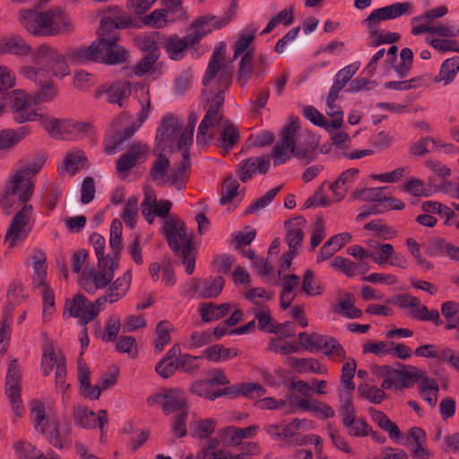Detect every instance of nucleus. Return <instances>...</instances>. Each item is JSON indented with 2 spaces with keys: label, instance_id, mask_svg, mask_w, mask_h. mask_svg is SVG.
I'll list each match as a JSON object with an SVG mask.
<instances>
[{
  "label": "nucleus",
  "instance_id": "nucleus-57",
  "mask_svg": "<svg viewBox=\"0 0 459 459\" xmlns=\"http://www.w3.org/2000/svg\"><path fill=\"white\" fill-rule=\"evenodd\" d=\"M96 77L84 70H77L74 74V86L82 91H86L96 84Z\"/></svg>",
  "mask_w": 459,
  "mask_h": 459
},
{
  "label": "nucleus",
  "instance_id": "nucleus-50",
  "mask_svg": "<svg viewBox=\"0 0 459 459\" xmlns=\"http://www.w3.org/2000/svg\"><path fill=\"white\" fill-rule=\"evenodd\" d=\"M172 325L167 321H160L156 327L155 351L161 352L164 347L170 342V330Z\"/></svg>",
  "mask_w": 459,
  "mask_h": 459
},
{
  "label": "nucleus",
  "instance_id": "nucleus-61",
  "mask_svg": "<svg viewBox=\"0 0 459 459\" xmlns=\"http://www.w3.org/2000/svg\"><path fill=\"white\" fill-rule=\"evenodd\" d=\"M69 426L60 428L55 422H51L50 428L48 429V432L45 435L51 445H53L55 447L62 448V436L69 435Z\"/></svg>",
  "mask_w": 459,
  "mask_h": 459
},
{
  "label": "nucleus",
  "instance_id": "nucleus-3",
  "mask_svg": "<svg viewBox=\"0 0 459 459\" xmlns=\"http://www.w3.org/2000/svg\"><path fill=\"white\" fill-rule=\"evenodd\" d=\"M31 58L39 67L25 65L21 67L20 72L24 77L42 86L33 96L35 104L50 101L56 96L57 90L49 81V75L63 78L70 74L65 57L56 48L40 45Z\"/></svg>",
  "mask_w": 459,
  "mask_h": 459
},
{
  "label": "nucleus",
  "instance_id": "nucleus-37",
  "mask_svg": "<svg viewBox=\"0 0 459 459\" xmlns=\"http://www.w3.org/2000/svg\"><path fill=\"white\" fill-rule=\"evenodd\" d=\"M192 46L189 39L188 34L181 39L178 36L169 38L164 44V48L168 54V56L172 60H180L185 56V51L188 46Z\"/></svg>",
  "mask_w": 459,
  "mask_h": 459
},
{
  "label": "nucleus",
  "instance_id": "nucleus-15",
  "mask_svg": "<svg viewBox=\"0 0 459 459\" xmlns=\"http://www.w3.org/2000/svg\"><path fill=\"white\" fill-rule=\"evenodd\" d=\"M21 370L17 359L11 361L5 378V394L16 416L21 417L24 407L21 399Z\"/></svg>",
  "mask_w": 459,
  "mask_h": 459
},
{
  "label": "nucleus",
  "instance_id": "nucleus-43",
  "mask_svg": "<svg viewBox=\"0 0 459 459\" xmlns=\"http://www.w3.org/2000/svg\"><path fill=\"white\" fill-rule=\"evenodd\" d=\"M420 393L421 397L431 406L437 402L438 385L434 378L424 377L420 382Z\"/></svg>",
  "mask_w": 459,
  "mask_h": 459
},
{
  "label": "nucleus",
  "instance_id": "nucleus-41",
  "mask_svg": "<svg viewBox=\"0 0 459 459\" xmlns=\"http://www.w3.org/2000/svg\"><path fill=\"white\" fill-rule=\"evenodd\" d=\"M32 263L34 269V279L38 282L39 287L46 285V269H47V256L46 254L35 248L32 253Z\"/></svg>",
  "mask_w": 459,
  "mask_h": 459
},
{
  "label": "nucleus",
  "instance_id": "nucleus-48",
  "mask_svg": "<svg viewBox=\"0 0 459 459\" xmlns=\"http://www.w3.org/2000/svg\"><path fill=\"white\" fill-rule=\"evenodd\" d=\"M122 229V221L118 219H114L110 225L109 246L117 262L121 251Z\"/></svg>",
  "mask_w": 459,
  "mask_h": 459
},
{
  "label": "nucleus",
  "instance_id": "nucleus-58",
  "mask_svg": "<svg viewBox=\"0 0 459 459\" xmlns=\"http://www.w3.org/2000/svg\"><path fill=\"white\" fill-rule=\"evenodd\" d=\"M281 186L270 189L265 195L255 201L246 211V214L257 213L268 206L281 190Z\"/></svg>",
  "mask_w": 459,
  "mask_h": 459
},
{
  "label": "nucleus",
  "instance_id": "nucleus-23",
  "mask_svg": "<svg viewBox=\"0 0 459 459\" xmlns=\"http://www.w3.org/2000/svg\"><path fill=\"white\" fill-rule=\"evenodd\" d=\"M270 168L269 157H250L239 162L237 175L241 182H247L255 174H265Z\"/></svg>",
  "mask_w": 459,
  "mask_h": 459
},
{
  "label": "nucleus",
  "instance_id": "nucleus-10",
  "mask_svg": "<svg viewBox=\"0 0 459 459\" xmlns=\"http://www.w3.org/2000/svg\"><path fill=\"white\" fill-rule=\"evenodd\" d=\"M299 128V120L296 117L282 130L281 139L276 143L271 153L275 167L288 162L292 157L307 160V162L314 160L313 152L308 149L296 148V135Z\"/></svg>",
  "mask_w": 459,
  "mask_h": 459
},
{
  "label": "nucleus",
  "instance_id": "nucleus-64",
  "mask_svg": "<svg viewBox=\"0 0 459 459\" xmlns=\"http://www.w3.org/2000/svg\"><path fill=\"white\" fill-rule=\"evenodd\" d=\"M202 357L192 356L185 353L178 359V369L185 373L191 374L200 368L199 361Z\"/></svg>",
  "mask_w": 459,
  "mask_h": 459
},
{
  "label": "nucleus",
  "instance_id": "nucleus-47",
  "mask_svg": "<svg viewBox=\"0 0 459 459\" xmlns=\"http://www.w3.org/2000/svg\"><path fill=\"white\" fill-rule=\"evenodd\" d=\"M317 290L318 289H300V291L298 292L297 289H282L280 297L281 306L283 309L288 308L292 300L298 296L307 297L320 295L321 291Z\"/></svg>",
  "mask_w": 459,
  "mask_h": 459
},
{
  "label": "nucleus",
  "instance_id": "nucleus-7",
  "mask_svg": "<svg viewBox=\"0 0 459 459\" xmlns=\"http://www.w3.org/2000/svg\"><path fill=\"white\" fill-rule=\"evenodd\" d=\"M46 162L45 154H38L18 169L11 172L4 189V197L17 196L18 200L26 204L34 193V176L39 173Z\"/></svg>",
  "mask_w": 459,
  "mask_h": 459
},
{
  "label": "nucleus",
  "instance_id": "nucleus-11",
  "mask_svg": "<svg viewBox=\"0 0 459 459\" xmlns=\"http://www.w3.org/2000/svg\"><path fill=\"white\" fill-rule=\"evenodd\" d=\"M33 206L25 204L13 215L11 223L4 236V242L9 247H14L22 243L30 235L32 230Z\"/></svg>",
  "mask_w": 459,
  "mask_h": 459
},
{
  "label": "nucleus",
  "instance_id": "nucleus-35",
  "mask_svg": "<svg viewBox=\"0 0 459 459\" xmlns=\"http://www.w3.org/2000/svg\"><path fill=\"white\" fill-rule=\"evenodd\" d=\"M257 31V27L255 24L249 25L247 29L243 30L233 45V60L237 59L240 55H245L247 51H254L250 48L252 42L255 39V35Z\"/></svg>",
  "mask_w": 459,
  "mask_h": 459
},
{
  "label": "nucleus",
  "instance_id": "nucleus-38",
  "mask_svg": "<svg viewBox=\"0 0 459 459\" xmlns=\"http://www.w3.org/2000/svg\"><path fill=\"white\" fill-rule=\"evenodd\" d=\"M257 429L256 425H251L243 429L230 426L223 429L222 436L229 437V444L230 446H237L241 444L244 438L254 437Z\"/></svg>",
  "mask_w": 459,
  "mask_h": 459
},
{
  "label": "nucleus",
  "instance_id": "nucleus-39",
  "mask_svg": "<svg viewBox=\"0 0 459 459\" xmlns=\"http://www.w3.org/2000/svg\"><path fill=\"white\" fill-rule=\"evenodd\" d=\"M181 127V121L172 115H167L161 121L157 131V139L160 141L171 140Z\"/></svg>",
  "mask_w": 459,
  "mask_h": 459
},
{
  "label": "nucleus",
  "instance_id": "nucleus-1",
  "mask_svg": "<svg viewBox=\"0 0 459 459\" xmlns=\"http://www.w3.org/2000/svg\"><path fill=\"white\" fill-rule=\"evenodd\" d=\"M225 53V43L220 42L212 54L203 79L204 85L207 86L217 78L219 90L211 93L209 101L212 104L198 126L196 142L198 145H206L214 140L216 146L228 154L238 142L239 132L230 121L223 120L220 110L224 102V92L232 78V67L223 63Z\"/></svg>",
  "mask_w": 459,
  "mask_h": 459
},
{
  "label": "nucleus",
  "instance_id": "nucleus-45",
  "mask_svg": "<svg viewBox=\"0 0 459 459\" xmlns=\"http://www.w3.org/2000/svg\"><path fill=\"white\" fill-rule=\"evenodd\" d=\"M290 366L299 371H311L316 374H325L326 368L315 359H290Z\"/></svg>",
  "mask_w": 459,
  "mask_h": 459
},
{
  "label": "nucleus",
  "instance_id": "nucleus-2",
  "mask_svg": "<svg viewBox=\"0 0 459 459\" xmlns=\"http://www.w3.org/2000/svg\"><path fill=\"white\" fill-rule=\"evenodd\" d=\"M132 20L126 15L103 17L99 39L90 46L72 51L70 58L78 63L91 61L105 65H119L126 60V49L117 44L120 29L130 27Z\"/></svg>",
  "mask_w": 459,
  "mask_h": 459
},
{
  "label": "nucleus",
  "instance_id": "nucleus-62",
  "mask_svg": "<svg viewBox=\"0 0 459 459\" xmlns=\"http://www.w3.org/2000/svg\"><path fill=\"white\" fill-rule=\"evenodd\" d=\"M238 182L232 178H228L221 189L220 204L225 205L232 202V200L238 195Z\"/></svg>",
  "mask_w": 459,
  "mask_h": 459
},
{
  "label": "nucleus",
  "instance_id": "nucleus-30",
  "mask_svg": "<svg viewBox=\"0 0 459 459\" xmlns=\"http://www.w3.org/2000/svg\"><path fill=\"white\" fill-rule=\"evenodd\" d=\"M189 152L184 151L182 160L169 171L167 178L168 183L175 186L178 190H183L186 187V170L190 167Z\"/></svg>",
  "mask_w": 459,
  "mask_h": 459
},
{
  "label": "nucleus",
  "instance_id": "nucleus-8",
  "mask_svg": "<svg viewBox=\"0 0 459 459\" xmlns=\"http://www.w3.org/2000/svg\"><path fill=\"white\" fill-rule=\"evenodd\" d=\"M308 421L306 420H299L295 418L290 421L281 420L277 423L267 424L264 426V430L267 435L274 441H281V446H299L306 445L315 439L316 449L322 447L323 440L320 437L316 436H301L298 430L303 429H307Z\"/></svg>",
  "mask_w": 459,
  "mask_h": 459
},
{
  "label": "nucleus",
  "instance_id": "nucleus-6",
  "mask_svg": "<svg viewBox=\"0 0 459 459\" xmlns=\"http://www.w3.org/2000/svg\"><path fill=\"white\" fill-rule=\"evenodd\" d=\"M124 289H108L105 295L98 298L94 302L86 297L77 294L72 299H67L65 305L64 317L78 319V325L86 326L92 322L105 308L107 303H113L126 295Z\"/></svg>",
  "mask_w": 459,
  "mask_h": 459
},
{
  "label": "nucleus",
  "instance_id": "nucleus-44",
  "mask_svg": "<svg viewBox=\"0 0 459 459\" xmlns=\"http://www.w3.org/2000/svg\"><path fill=\"white\" fill-rule=\"evenodd\" d=\"M331 266L341 271L348 277H354L359 271H365L367 268L364 264H356L342 256H336L331 262Z\"/></svg>",
  "mask_w": 459,
  "mask_h": 459
},
{
  "label": "nucleus",
  "instance_id": "nucleus-36",
  "mask_svg": "<svg viewBox=\"0 0 459 459\" xmlns=\"http://www.w3.org/2000/svg\"><path fill=\"white\" fill-rule=\"evenodd\" d=\"M230 310L229 303L215 305L212 302L203 303L200 307V316L205 323H210L225 316Z\"/></svg>",
  "mask_w": 459,
  "mask_h": 459
},
{
  "label": "nucleus",
  "instance_id": "nucleus-28",
  "mask_svg": "<svg viewBox=\"0 0 459 459\" xmlns=\"http://www.w3.org/2000/svg\"><path fill=\"white\" fill-rule=\"evenodd\" d=\"M32 52L31 47L19 35L0 39V54H12L15 56H29Z\"/></svg>",
  "mask_w": 459,
  "mask_h": 459
},
{
  "label": "nucleus",
  "instance_id": "nucleus-63",
  "mask_svg": "<svg viewBox=\"0 0 459 459\" xmlns=\"http://www.w3.org/2000/svg\"><path fill=\"white\" fill-rule=\"evenodd\" d=\"M403 190L414 196H429L431 189L420 179L411 178L403 185Z\"/></svg>",
  "mask_w": 459,
  "mask_h": 459
},
{
  "label": "nucleus",
  "instance_id": "nucleus-19",
  "mask_svg": "<svg viewBox=\"0 0 459 459\" xmlns=\"http://www.w3.org/2000/svg\"><path fill=\"white\" fill-rule=\"evenodd\" d=\"M386 188V186H378L357 188L354 190L352 194L353 199L368 203L360 209V212L356 217L358 221H363L372 214L369 213V212H371L372 208L377 204L382 203L384 191Z\"/></svg>",
  "mask_w": 459,
  "mask_h": 459
},
{
  "label": "nucleus",
  "instance_id": "nucleus-4",
  "mask_svg": "<svg viewBox=\"0 0 459 459\" xmlns=\"http://www.w3.org/2000/svg\"><path fill=\"white\" fill-rule=\"evenodd\" d=\"M90 244L93 247L98 262V268L85 266L79 278V285L88 287H108L114 278V272L118 266V262L112 255H105V238L93 232L89 238Z\"/></svg>",
  "mask_w": 459,
  "mask_h": 459
},
{
  "label": "nucleus",
  "instance_id": "nucleus-33",
  "mask_svg": "<svg viewBox=\"0 0 459 459\" xmlns=\"http://www.w3.org/2000/svg\"><path fill=\"white\" fill-rule=\"evenodd\" d=\"M169 159L163 153H160L150 169V177L158 186H164L168 183L167 176L169 171Z\"/></svg>",
  "mask_w": 459,
  "mask_h": 459
},
{
  "label": "nucleus",
  "instance_id": "nucleus-13",
  "mask_svg": "<svg viewBox=\"0 0 459 459\" xmlns=\"http://www.w3.org/2000/svg\"><path fill=\"white\" fill-rule=\"evenodd\" d=\"M44 129L55 138H65L67 134H86L92 130L89 122L76 121L74 119H56L54 117L42 118Z\"/></svg>",
  "mask_w": 459,
  "mask_h": 459
},
{
  "label": "nucleus",
  "instance_id": "nucleus-59",
  "mask_svg": "<svg viewBox=\"0 0 459 459\" xmlns=\"http://www.w3.org/2000/svg\"><path fill=\"white\" fill-rule=\"evenodd\" d=\"M15 449L20 459H57L54 456L48 458L43 453L36 451L33 445L27 442L17 444Z\"/></svg>",
  "mask_w": 459,
  "mask_h": 459
},
{
  "label": "nucleus",
  "instance_id": "nucleus-17",
  "mask_svg": "<svg viewBox=\"0 0 459 459\" xmlns=\"http://www.w3.org/2000/svg\"><path fill=\"white\" fill-rule=\"evenodd\" d=\"M230 21V17L229 15L217 18L214 15L207 14L196 19L190 27L193 32L188 33V39L191 45L198 44L205 35L214 30L225 27Z\"/></svg>",
  "mask_w": 459,
  "mask_h": 459
},
{
  "label": "nucleus",
  "instance_id": "nucleus-29",
  "mask_svg": "<svg viewBox=\"0 0 459 459\" xmlns=\"http://www.w3.org/2000/svg\"><path fill=\"white\" fill-rule=\"evenodd\" d=\"M458 73L459 56H454L442 62L438 74L434 77L433 82L447 86L455 81Z\"/></svg>",
  "mask_w": 459,
  "mask_h": 459
},
{
  "label": "nucleus",
  "instance_id": "nucleus-42",
  "mask_svg": "<svg viewBox=\"0 0 459 459\" xmlns=\"http://www.w3.org/2000/svg\"><path fill=\"white\" fill-rule=\"evenodd\" d=\"M238 355V350L234 348H225L222 345H212L205 349L204 356L215 362L226 361Z\"/></svg>",
  "mask_w": 459,
  "mask_h": 459
},
{
  "label": "nucleus",
  "instance_id": "nucleus-26",
  "mask_svg": "<svg viewBox=\"0 0 459 459\" xmlns=\"http://www.w3.org/2000/svg\"><path fill=\"white\" fill-rule=\"evenodd\" d=\"M74 420L77 425L84 429L95 428L98 423L100 430L103 432L104 426L108 422V416L104 410L99 411L98 414H96L88 408L78 407L75 411Z\"/></svg>",
  "mask_w": 459,
  "mask_h": 459
},
{
  "label": "nucleus",
  "instance_id": "nucleus-31",
  "mask_svg": "<svg viewBox=\"0 0 459 459\" xmlns=\"http://www.w3.org/2000/svg\"><path fill=\"white\" fill-rule=\"evenodd\" d=\"M358 174V169H349L343 171L336 181L331 184L330 188L333 190L337 201H341L345 197L348 189L351 186Z\"/></svg>",
  "mask_w": 459,
  "mask_h": 459
},
{
  "label": "nucleus",
  "instance_id": "nucleus-34",
  "mask_svg": "<svg viewBox=\"0 0 459 459\" xmlns=\"http://www.w3.org/2000/svg\"><path fill=\"white\" fill-rule=\"evenodd\" d=\"M30 418L34 423L35 429L42 434H47L51 423L48 416L46 414L45 405L42 402L35 400L31 403Z\"/></svg>",
  "mask_w": 459,
  "mask_h": 459
},
{
  "label": "nucleus",
  "instance_id": "nucleus-54",
  "mask_svg": "<svg viewBox=\"0 0 459 459\" xmlns=\"http://www.w3.org/2000/svg\"><path fill=\"white\" fill-rule=\"evenodd\" d=\"M293 22V11L292 8L284 9L278 13V14L273 17L267 26L263 30L262 35L270 33L273 29H275L279 24L282 23L286 26L291 24Z\"/></svg>",
  "mask_w": 459,
  "mask_h": 459
},
{
  "label": "nucleus",
  "instance_id": "nucleus-55",
  "mask_svg": "<svg viewBox=\"0 0 459 459\" xmlns=\"http://www.w3.org/2000/svg\"><path fill=\"white\" fill-rule=\"evenodd\" d=\"M302 115L305 118L309 120L315 126L325 129L327 132H332L329 126V121L313 106H306L303 108Z\"/></svg>",
  "mask_w": 459,
  "mask_h": 459
},
{
  "label": "nucleus",
  "instance_id": "nucleus-24",
  "mask_svg": "<svg viewBox=\"0 0 459 459\" xmlns=\"http://www.w3.org/2000/svg\"><path fill=\"white\" fill-rule=\"evenodd\" d=\"M355 301L354 294L349 291H339L335 298V303L331 305V309L333 313L347 318H359L362 316V311L355 307Z\"/></svg>",
  "mask_w": 459,
  "mask_h": 459
},
{
  "label": "nucleus",
  "instance_id": "nucleus-14",
  "mask_svg": "<svg viewBox=\"0 0 459 459\" xmlns=\"http://www.w3.org/2000/svg\"><path fill=\"white\" fill-rule=\"evenodd\" d=\"M389 302L403 308H409L411 316L418 320L429 321L437 326L443 324L439 312L437 309L429 310L425 305L420 304V300L416 297L400 294L393 297Z\"/></svg>",
  "mask_w": 459,
  "mask_h": 459
},
{
  "label": "nucleus",
  "instance_id": "nucleus-51",
  "mask_svg": "<svg viewBox=\"0 0 459 459\" xmlns=\"http://www.w3.org/2000/svg\"><path fill=\"white\" fill-rule=\"evenodd\" d=\"M138 216V199L131 196L127 199L122 214V218L126 225L130 229H134L137 222Z\"/></svg>",
  "mask_w": 459,
  "mask_h": 459
},
{
  "label": "nucleus",
  "instance_id": "nucleus-16",
  "mask_svg": "<svg viewBox=\"0 0 459 459\" xmlns=\"http://www.w3.org/2000/svg\"><path fill=\"white\" fill-rule=\"evenodd\" d=\"M33 104H35L33 96L22 91H14L12 96L13 119L20 124L35 120H40L42 123V118L47 117L39 115L33 108Z\"/></svg>",
  "mask_w": 459,
  "mask_h": 459
},
{
  "label": "nucleus",
  "instance_id": "nucleus-5",
  "mask_svg": "<svg viewBox=\"0 0 459 459\" xmlns=\"http://www.w3.org/2000/svg\"><path fill=\"white\" fill-rule=\"evenodd\" d=\"M20 22L28 32L39 37L56 36L72 28L69 16L61 9L24 10L20 13Z\"/></svg>",
  "mask_w": 459,
  "mask_h": 459
},
{
  "label": "nucleus",
  "instance_id": "nucleus-21",
  "mask_svg": "<svg viewBox=\"0 0 459 459\" xmlns=\"http://www.w3.org/2000/svg\"><path fill=\"white\" fill-rule=\"evenodd\" d=\"M131 92V83L129 82L117 81L109 86L102 85L96 89L94 97L99 100L103 94H106L108 102L117 104L119 108H122L124 100L129 98Z\"/></svg>",
  "mask_w": 459,
  "mask_h": 459
},
{
  "label": "nucleus",
  "instance_id": "nucleus-20",
  "mask_svg": "<svg viewBox=\"0 0 459 459\" xmlns=\"http://www.w3.org/2000/svg\"><path fill=\"white\" fill-rule=\"evenodd\" d=\"M150 149L147 144L133 143L128 151L117 160V169L119 173L127 172L136 165L143 163L149 156Z\"/></svg>",
  "mask_w": 459,
  "mask_h": 459
},
{
  "label": "nucleus",
  "instance_id": "nucleus-53",
  "mask_svg": "<svg viewBox=\"0 0 459 459\" xmlns=\"http://www.w3.org/2000/svg\"><path fill=\"white\" fill-rule=\"evenodd\" d=\"M28 133L22 127L18 132L13 130L0 131V151L8 149L18 143Z\"/></svg>",
  "mask_w": 459,
  "mask_h": 459
},
{
  "label": "nucleus",
  "instance_id": "nucleus-49",
  "mask_svg": "<svg viewBox=\"0 0 459 459\" xmlns=\"http://www.w3.org/2000/svg\"><path fill=\"white\" fill-rule=\"evenodd\" d=\"M86 157L84 152L81 150H77L68 153L64 160L65 169L71 174H75L81 169L85 166Z\"/></svg>",
  "mask_w": 459,
  "mask_h": 459
},
{
  "label": "nucleus",
  "instance_id": "nucleus-9",
  "mask_svg": "<svg viewBox=\"0 0 459 459\" xmlns=\"http://www.w3.org/2000/svg\"><path fill=\"white\" fill-rule=\"evenodd\" d=\"M162 230L169 247L181 258L186 273L192 274L195 271V255L192 236L187 234L186 225L181 221L166 220Z\"/></svg>",
  "mask_w": 459,
  "mask_h": 459
},
{
  "label": "nucleus",
  "instance_id": "nucleus-22",
  "mask_svg": "<svg viewBox=\"0 0 459 459\" xmlns=\"http://www.w3.org/2000/svg\"><path fill=\"white\" fill-rule=\"evenodd\" d=\"M6 298L7 305L4 310L0 324V344L10 338L13 325V310L17 303L16 299L18 298H25L23 289H8Z\"/></svg>",
  "mask_w": 459,
  "mask_h": 459
},
{
  "label": "nucleus",
  "instance_id": "nucleus-40",
  "mask_svg": "<svg viewBox=\"0 0 459 459\" xmlns=\"http://www.w3.org/2000/svg\"><path fill=\"white\" fill-rule=\"evenodd\" d=\"M254 51H247L239 62L237 82L242 87L246 86L248 80L254 75Z\"/></svg>",
  "mask_w": 459,
  "mask_h": 459
},
{
  "label": "nucleus",
  "instance_id": "nucleus-56",
  "mask_svg": "<svg viewBox=\"0 0 459 459\" xmlns=\"http://www.w3.org/2000/svg\"><path fill=\"white\" fill-rule=\"evenodd\" d=\"M405 208V204L395 197L386 196L384 195L382 203L377 204L375 207L372 208L369 213H384L390 210H397L401 211Z\"/></svg>",
  "mask_w": 459,
  "mask_h": 459
},
{
  "label": "nucleus",
  "instance_id": "nucleus-27",
  "mask_svg": "<svg viewBox=\"0 0 459 459\" xmlns=\"http://www.w3.org/2000/svg\"><path fill=\"white\" fill-rule=\"evenodd\" d=\"M162 409L166 414L188 411L186 393L178 388L166 389Z\"/></svg>",
  "mask_w": 459,
  "mask_h": 459
},
{
  "label": "nucleus",
  "instance_id": "nucleus-60",
  "mask_svg": "<svg viewBox=\"0 0 459 459\" xmlns=\"http://www.w3.org/2000/svg\"><path fill=\"white\" fill-rule=\"evenodd\" d=\"M357 364L354 359H349L342 368L341 382L348 391L355 389V384L352 381L356 373Z\"/></svg>",
  "mask_w": 459,
  "mask_h": 459
},
{
  "label": "nucleus",
  "instance_id": "nucleus-18",
  "mask_svg": "<svg viewBox=\"0 0 459 459\" xmlns=\"http://www.w3.org/2000/svg\"><path fill=\"white\" fill-rule=\"evenodd\" d=\"M372 247L371 259L378 265L389 264L403 269L407 267L408 262L405 256L400 252H395L392 244L376 243Z\"/></svg>",
  "mask_w": 459,
  "mask_h": 459
},
{
  "label": "nucleus",
  "instance_id": "nucleus-12",
  "mask_svg": "<svg viewBox=\"0 0 459 459\" xmlns=\"http://www.w3.org/2000/svg\"><path fill=\"white\" fill-rule=\"evenodd\" d=\"M414 13L415 9L412 2H395L375 9L362 23L368 28L369 33H376L381 22L397 19L403 15H411Z\"/></svg>",
  "mask_w": 459,
  "mask_h": 459
},
{
  "label": "nucleus",
  "instance_id": "nucleus-32",
  "mask_svg": "<svg viewBox=\"0 0 459 459\" xmlns=\"http://www.w3.org/2000/svg\"><path fill=\"white\" fill-rule=\"evenodd\" d=\"M374 374L378 377H384L382 382L383 389L394 388L396 390H402V378L396 374H401L400 370H397L390 366H377L373 368Z\"/></svg>",
  "mask_w": 459,
  "mask_h": 459
},
{
  "label": "nucleus",
  "instance_id": "nucleus-25",
  "mask_svg": "<svg viewBox=\"0 0 459 459\" xmlns=\"http://www.w3.org/2000/svg\"><path fill=\"white\" fill-rule=\"evenodd\" d=\"M306 225V220L302 217L294 218L285 222L287 230L286 242L289 247V252L299 254V249L302 245L304 232L303 229Z\"/></svg>",
  "mask_w": 459,
  "mask_h": 459
},
{
  "label": "nucleus",
  "instance_id": "nucleus-46",
  "mask_svg": "<svg viewBox=\"0 0 459 459\" xmlns=\"http://www.w3.org/2000/svg\"><path fill=\"white\" fill-rule=\"evenodd\" d=\"M322 343H320L319 351H323L329 358L337 360L345 357V351L342 345L333 337L323 335Z\"/></svg>",
  "mask_w": 459,
  "mask_h": 459
},
{
  "label": "nucleus",
  "instance_id": "nucleus-52",
  "mask_svg": "<svg viewBox=\"0 0 459 459\" xmlns=\"http://www.w3.org/2000/svg\"><path fill=\"white\" fill-rule=\"evenodd\" d=\"M191 390L195 394L206 398L210 401H214L216 398L221 397V394L218 393V389L214 390L208 379L195 382Z\"/></svg>",
  "mask_w": 459,
  "mask_h": 459
}]
</instances>
